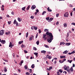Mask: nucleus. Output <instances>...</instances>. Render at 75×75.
Segmentation results:
<instances>
[{"mask_svg": "<svg viewBox=\"0 0 75 75\" xmlns=\"http://www.w3.org/2000/svg\"><path fill=\"white\" fill-rule=\"evenodd\" d=\"M47 58H48L49 59H51V58H52V57L51 56H50L48 55H47L46 56V57H43V59H45V60H47Z\"/></svg>", "mask_w": 75, "mask_h": 75, "instance_id": "nucleus-3", "label": "nucleus"}, {"mask_svg": "<svg viewBox=\"0 0 75 75\" xmlns=\"http://www.w3.org/2000/svg\"><path fill=\"white\" fill-rule=\"evenodd\" d=\"M1 8L2 10H3V11L4 10V8H3V7H1Z\"/></svg>", "mask_w": 75, "mask_h": 75, "instance_id": "nucleus-63", "label": "nucleus"}, {"mask_svg": "<svg viewBox=\"0 0 75 75\" xmlns=\"http://www.w3.org/2000/svg\"><path fill=\"white\" fill-rule=\"evenodd\" d=\"M23 62H24L23 61V60H21V64H23Z\"/></svg>", "mask_w": 75, "mask_h": 75, "instance_id": "nucleus-59", "label": "nucleus"}, {"mask_svg": "<svg viewBox=\"0 0 75 75\" xmlns=\"http://www.w3.org/2000/svg\"><path fill=\"white\" fill-rule=\"evenodd\" d=\"M46 19L48 21V22H50V17H48L47 18H46Z\"/></svg>", "mask_w": 75, "mask_h": 75, "instance_id": "nucleus-23", "label": "nucleus"}, {"mask_svg": "<svg viewBox=\"0 0 75 75\" xmlns=\"http://www.w3.org/2000/svg\"><path fill=\"white\" fill-rule=\"evenodd\" d=\"M47 41L48 42H51L52 40H53V38H47Z\"/></svg>", "mask_w": 75, "mask_h": 75, "instance_id": "nucleus-4", "label": "nucleus"}, {"mask_svg": "<svg viewBox=\"0 0 75 75\" xmlns=\"http://www.w3.org/2000/svg\"><path fill=\"white\" fill-rule=\"evenodd\" d=\"M32 38L33 39H34V36L31 35L30 37L29 40H30L31 41V40H32Z\"/></svg>", "mask_w": 75, "mask_h": 75, "instance_id": "nucleus-11", "label": "nucleus"}, {"mask_svg": "<svg viewBox=\"0 0 75 75\" xmlns=\"http://www.w3.org/2000/svg\"><path fill=\"white\" fill-rule=\"evenodd\" d=\"M5 34L7 35H9V34H10V32L8 31V32H6L5 33Z\"/></svg>", "mask_w": 75, "mask_h": 75, "instance_id": "nucleus-14", "label": "nucleus"}, {"mask_svg": "<svg viewBox=\"0 0 75 75\" xmlns=\"http://www.w3.org/2000/svg\"><path fill=\"white\" fill-rule=\"evenodd\" d=\"M36 11L37 13H38V12H39V11L38 10V9H36Z\"/></svg>", "mask_w": 75, "mask_h": 75, "instance_id": "nucleus-55", "label": "nucleus"}, {"mask_svg": "<svg viewBox=\"0 0 75 75\" xmlns=\"http://www.w3.org/2000/svg\"><path fill=\"white\" fill-rule=\"evenodd\" d=\"M59 71L60 73H62V72H63V71H62V69H59Z\"/></svg>", "mask_w": 75, "mask_h": 75, "instance_id": "nucleus-30", "label": "nucleus"}, {"mask_svg": "<svg viewBox=\"0 0 75 75\" xmlns=\"http://www.w3.org/2000/svg\"><path fill=\"white\" fill-rule=\"evenodd\" d=\"M60 58H66V57L65 56H60Z\"/></svg>", "mask_w": 75, "mask_h": 75, "instance_id": "nucleus-16", "label": "nucleus"}, {"mask_svg": "<svg viewBox=\"0 0 75 75\" xmlns=\"http://www.w3.org/2000/svg\"><path fill=\"white\" fill-rule=\"evenodd\" d=\"M24 51L25 53H27V52H27V51L25 50H24Z\"/></svg>", "mask_w": 75, "mask_h": 75, "instance_id": "nucleus-51", "label": "nucleus"}, {"mask_svg": "<svg viewBox=\"0 0 75 75\" xmlns=\"http://www.w3.org/2000/svg\"><path fill=\"white\" fill-rule=\"evenodd\" d=\"M66 61V59H63V61L64 62V61Z\"/></svg>", "mask_w": 75, "mask_h": 75, "instance_id": "nucleus-52", "label": "nucleus"}, {"mask_svg": "<svg viewBox=\"0 0 75 75\" xmlns=\"http://www.w3.org/2000/svg\"><path fill=\"white\" fill-rule=\"evenodd\" d=\"M13 46H14V45L12 44V43H11V42H10L9 45V47H11V48Z\"/></svg>", "mask_w": 75, "mask_h": 75, "instance_id": "nucleus-10", "label": "nucleus"}, {"mask_svg": "<svg viewBox=\"0 0 75 75\" xmlns=\"http://www.w3.org/2000/svg\"><path fill=\"white\" fill-rule=\"evenodd\" d=\"M49 30L47 29H46L44 31L45 32H47V31H48Z\"/></svg>", "mask_w": 75, "mask_h": 75, "instance_id": "nucleus-42", "label": "nucleus"}, {"mask_svg": "<svg viewBox=\"0 0 75 75\" xmlns=\"http://www.w3.org/2000/svg\"><path fill=\"white\" fill-rule=\"evenodd\" d=\"M1 43L3 44H5V43H6V41H5V40H1Z\"/></svg>", "mask_w": 75, "mask_h": 75, "instance_id": "nucleus-13", "label": "nucleus"}, {"mask_svg": "<svg viewBox=\"0 0 75 75\" xmlns=\"http://www.w3.org/2000/svg\"><path fill=\"white\" fill-rule=\"evenodd\" d=\"M39 43H40V42H39V40H38L36 42V44L37 45H39Z\"/></svg>", "mask_w": 75, "mask_h": 75, "instance_id": "nucleus-34", "label": "nucleus"}, {"mask_svg": "<svg viewBox=\"0 0 75 75\" xmlns=\"http://www.w3.org/2000/svg\"><path fill=\"white\" fill-rule=\"evenodd\" d=\"M70 7H73V6L72 5V4H70L69 5Z\"/></svg>", "mask_w": 75, "mask_h": 75, "instance_id": "nucleus-62", "label": "nucleus"}, {"mask_svg": "<svg viewBox=\"0 0 75 75\" xmlns=\"http://www.w3.org/2000/svg\"><path fill=\"white\" fill-rule=\"evenodd\" d=\"M47 11H49V12H51V11H52V10H51V9H50V7H48L47 8Z\"/></svg>", "mask_w": 75, "mask_h": 75, "instance_id": "nucleus-17", "label": "nucleus"}, {"mask_svg": "<svg viewBox=\"0 0 75 75\" xmlns=\"http://www.w3.org/2000/svg\"><path fill=\"white\" fill-rule=\"evenodd\" d=\"M71 25H75V23L73 22L71 23Z\"/></svg>", "mask_w": 75, "mask_h": 75, "instance_id": "nucleus-46", "label": "nucleus"}, {"mask_svg": "<svg viewBox=\"0 0 75 75\" xmlns=\"http://www.w3.org/2000/svg\"><path fill=\"white\" fill-rule=\"evenodd\" d=\"M74 53H75V51H73L71 52V54H74Z\"/></svg>", "mask_w": 75, "mask_h": 75, "instance_id": "nucleus-60", "label": "nucleus"}, {"mask_svg": "<svg viewBox=\"0 0 75 75\" xmlns=\"http://www.w3.org/2000/svg\"><path fill=\"white\" fill-rule=\"evenodd\" d=\"M46 37V34H44L43 35V38L44 39V40H46V39H47V37ZM46 37V38H45Z\"/></svg>", "mask_w": 75, "mask_h": 75, "instance_id": "nucleus-9", "label": "nucleus"}, {"mask_svg": "<svg viewBox=\"0 0 75 75\" xmlns=\"http://www.w3.org/2000/svg\"><path fill=\"white\" fill-rule=\"evenodd\" d=\"M23 42V41H21L19 42L18 43L19 44H21Z\"/></svg>", "mask_w": 75, "mask_h": 75, "instance_id": "nucleus-29", "label": "nucleus"}, {"mask_svg": "<svg viewBox=\"0 0 75 75\" xmlns=\"http://www.w3.org/2000/svg\"><path fill=\"white\" fill-rule=\"evenodd\" d=\"M65 43L64 42H62V45H64V44Z\"/></svg>", "mask_w": 75, "mask_h": 75, "instance_id": "nucleus-54", "label": "nucleus"}, {"mask_svg": "<svg viewBox=\"0 0 75 75\" xmlns=\"http://www.w3.org/2000/svg\"><path fill=\"white\" fill-rule=\"evenodd\" d=\"M69 14L68 12H66L64 15V17H68Z\"/></svg>", "mask_w": 75, "mask_h": 75, "instance_id": "nucleus-6", "label": "nucleus"}, {"mask_svg": "<svg viewBox=\"0 0 75 75\" xmlns=\"http://www.w3.org/2000/svg\"><path fill=\"white\" fill-rule=\"evenodd\" d=\"M36 8V6H35V5H33L32 6L31 9L32 10H34V9H35V8Z\"/></svg>", "mask_w": 75, "mask_h": 75, "instance_id": "nucleus-12", "label": "nucleus"}, {"mask_svg": "<svg viewBox=\"0 0 75 75\" xmlns=\"http://www.w3.org/2000/svg\"><path fill=\"white\" fill-rule=\"evenodd\" d=\"M4 30H1L0 31V35H3L4 34Z\"/></svg>", "mask_w": 75, "mask_h": 75, "instance_id": "nucleus-7", "label": "nucleus"}, {"mask_svg": "<svg viewBox=\"0 0 75 75\" xmlns=\"http://www.w3.org/2000/svg\"><path fill=\"white\" fill-rule=\"evenodd\" d=\"M34 54L35 55L36 57H38V53L34 52Z\"/></svg>", "mask_w": 75, "mask_h": 75, "instance_id": "nucleus-24", "label": "nucleus"}, {"mask_svg": "<svg viewBox=\"0 0 75 75\" xmlns=\"http://www.w3.org/2000/svg\"><path fill=\"white\" fill-rule=\"evenodd\" d=\"M5 72H7V68H6V67H4V69Z\"/></svg>", "mask_w": 75, "mask_h": 75, "instance_id": "nucleus-15", "label": "nucleus"}, {"mask_svg": "<svg viewBox=\"0 0 75 75\" xmlns=\"http://www.w3.org/2000/svg\"><path fill=\"white\" fill-rule=\"evenodd\" d=\"M69 66H66V65H64V70H67V71L69 69Z\"/></svg>", "mask_w": 75, "mask_h": 75, "instance_id": "nucleus-5", "label": "nucleus"}, {"mask_svg": "<svg viewBox=\"0 0 75 75\" xmlns=\"http://www.w3.org/2000/svg\"><path fill=\"white\" fill-rule=\"evenodd\" d=\"M70 45H71V43H67L65 44V45H67V46Z\"/></svg>", "mask_w": 75, "mask_h": 75, "instance_id": "nucleus-18", "label": "nucleus"}, {"mask_svg": "<svg viewBox=\"0 0 75 75\" xmlns=\"http://www.w3.org/2000/svg\"><path fill=\"white\" fill-rule=\"evenodd\" d=\"M26 74L27 75H30V73L29 72H27L26 73Z\"/></svg>", "mask_w": 75, "mask_h": 75, "instance_id": "nucleus-44", "label": "nucleus"}, {"mask_svg": "<svg viewBox=\"0 0 75 75\" xmlns=\"http://www.w3.org/2000/svg\"><path fill=\"white\" fill-rule=\"evenodd\" d=\"M33 49L34 50H35V51H37V48H36V47H33Z\"/></svg>", "mask_w": 75, "mask_h": 75, "instance_id": "nucleus-35", "label": "nucleus"}, {"mask_svg": "<svg viewBox=\"0 0 75 75\" xmlns=\"http://www.w3.org/2000/svg\"><path fill=\"white\" fill-rule=\"evenodd\" d=\"M30 5H28V7L27 8V10H28L30 8Z\"/></svg>", "mask_w": 75, "mask_h": 75, "instance_id": "nucleus-28", "label": "nucleus"}, {"mask_svg": "<svg viewBox=\"0 0 75 75\" xmlns=\"http://www.w3.org/2000/svg\"><path fill=\"white\" fill-rule=\"evenodd\" d=\"M56 63H57V61H54V64H55H55H56Z\"/></svg>", "mask_w": 75, "mask_h": 75, "instance_id": "nucleus-57", "label": "nucleus"}, {"mask_svg": "<svg viewBox=\"0 0 75 75\" xmlns=\"http://www.w3.org/2000/svg\"><path fill=\"white\" fill-rule=\"evenodd\" d=\"M18 21H19V22H21V18H18Z\"/></svg>", "mask_w": 75, "mask_h": 75, "instance_id": "nucleus-31", "label": "nucleus"}, {"mask_svg": "<svg viewBox=\"0 0 75 75\" xmlns=\"http://www.w3.org/2000/svg\"><path fill=\"white\" fill-rule=\"evenodd\" d=\"M72 11H72L71 12V13H70V16H72Z\"/></svg>", "mask_w": 75, "mask_h": 75, "instance_id": "nucleus-56", "label": "nucleus"}, {"mask_svg": "<svg viewBox=\"0 0 75 75\" xmlns=\"http://www.w3.org/2000/svg\"><path fill=\"white\" fill-rule=\"evenodd\" d=\"M19 65H20V66H21V65H22V63H19Z\"/></svg>", "mask_w": 75, "mask_h": 75, "instance_id": "nucleus-58", "label": "nucleus"}, {"mask_svg": "<svg viewBox=\"0 0 75 75\" xmlns=\"http://www.w3.org/2000/svg\"><path fill=\"white\" fill-rule=\"evenodd\" d=\"M38 31H39V34H40V33H41V30H40V29L38 30Z\"/></svg>", "mask_w": 75, "mask_h": 75, "instance_id": "nucleus-45", "label": "nucleus"}, {"mask_svg": "<svg viewBox=\"0 0 75 75\" xmlns=\"http://www.w3.org/2000/svg\"><path fill=\"white\" fill-rule=\"evenodd\" d=\"M59 62H60V63L61 64H62V63H63V62H64L62 60H59Z\"/></svg>", "mask_w": 75, "mask_h": 75, "instance_id": "nucleus-37", "label": "nucleus"}, {"mask_svg": "<svg viewBox=\"0 0 75 75\" xmlns=\"http://www.w3.org/2000/svg\"><path fill=\"white\" fill-rule=\"evenodd\" d=\"M73 71V67H71V68L70 69H68V70H67V71L69 74H70L71 72H72Z\"/></svg>", "mask_w": 75, "mask_h": 75, "instance_id": "nucleus-2", "label": "nucleus"}, {"mask_svg": "<svg viewBox=\"0 0 75 75\" xmlns=\"http://www.w3.org/2000/svg\"><path fill=\"white\" fill-rule=\"evenodd\" d=\"M33 28H34V29H35V30H37V28H38L37 27H35L34 26H33Z\"/></svg>", "mask_w": 75, "mask_h": 75, "instance_id": "nucleus-20", "label": "nucleus"}, {"mask_svg": "<svg viewBox=\"0 0 75 75\" xmlns=\"http://www.w3.org/2000/svg\"><path fill=\"white\" fill-rule=\"evenodd\" d=\"M53 19H54V18H50V19H49L50 20V21H52V20H53Z\"/></svg>", "mask_w": 75, "mask_h": 75, "instance_id": "nucleus-36", "label": "nucleus"}, {"mask_svg": "<svg viewBox=\"0 0 75 75\" xmlns=\"http://www.w3.org/2000/svg\"><path fill=\"white\" fill-rule=\"evenodd\" d=\"M35 67V66L34 64H33L31 66L32 68H34Z\"/></svg>", "mask_w": 75, "mask_h": 75, "instance_id": "nucleus-25", "label": "nucleus"}, {"mask_svg": "<svg viewBox=\"0 0 75 75\" xmlns=\"http://www.w3.org/2000/svg\"><path fill=\"white\" fill-rule=\"evenodd\" d=\"M25 7H24L22 8V10H23V11H25Z\"/></svg>", "mask_w": 75, "mask_h": 75, "instance_id": "nucleus-27", "label": "nucleus"}, {"mask_svg": "<svg viewBox=\"0 0 75 75\" xmlns=\"http://www.w3.org/2000/svg\"><path fill=\"white\" fill-rule=\"evenodd\" d=\"M24 68L26 70H27L28 69V66L27 65H25L24 66Z\"/></svg>", "mask_w": 75, "mask_h": 75, "instance_id": "nucleus-21", "label": "nucleus"}, {"mask_svg": "<svg viewBox=\"0 0 75 75\" xmlns=\"http://www.w3.org/2000/svg\"><path fill=\"white\" fill-rule=\"evenodd\" d=\"M21 47L22 48H24V47H25V45H21Z\"/></svg>", "mask_w": 75, "mask_h": 75, "instance_id": "nucleus-40", "label": "nucleus"}, {"mask_svg": "<svg viewBox=\"0 0 75 75\" xmlns=\"http://www.w3.org/2000/svg\"><path fill=\"white\" fill-rule=\"evenodd\" d=\"M46 13H47L46 11H44L42 13V15H43V16L44 15V14H45Z\"/></svg>", "mask_w": 75, "mask_h": 75, "instance_id": "nucleus-26", "label": "nucleus"}, {"mask_svg": "<svg viewBox=\"0 0 75 75\" xmlns=\"http://www.w3.org/2000/svg\"><path fill=\"white\" fill-rule=\"evenodd\" d=\"M34 18V16H31L30 17V18H31L32 19H33V18Z\"/></svg>", "mask_w": 75, "mask_h": 75, "instance_id": "nucleus-41", "label": "nucleus"}, {"mask_svg": "<svg viewBox=\"0 0 75 75\" xmlns=\"http://www.w3.org/2000/svg\"><path fill=\"white\" fill-rule=\"evenodd\" d=\"M12 55H13V58H15V57H15V54H14V53H13Z\"/></svg>", "mask_w": 75, "mask_h": 75, "instance_id": "nucleus-49", "label": "nucleus"}, {"mask_svg": "<svg viewBox=\"0 0 75 75\" xmlns=\"http://www.w3.org/2000/svg\"><path fill=\"white\" fill-rule=\"evenodd\" d=\"M41 52L43 54H45L46 53V51L45 50H42L41 51Z\"/></svg>", "mask_w": 75, "mask_h": 75, "instance_id": "nucleus-19", "label": "nucleus"}, {"mask_svg": "<svg viewBox=\"0 0 75 75\" xmlns=\"http://www.w3.org/2000/svg\"><path fill=\"white\" fill-rule=\"evenodd\" d=\"M29 70H30L29 72H30V73H31V72H32V69H30Z\"/></svg>", "mask_w": 75, "mask_h": 75, "instance_id": "nucleus-48", "label": "nucleus"}, {"mask_svg": "<svg viewBox=\"0 0 75 75\" xmlns=\"http://www.w3.org/2000/svg\"><path fill=\"white\" fill-rule=\"evenodd\" d=\"M11 21H8V24H11Z\"/></svg>", "mask_w": 75, "mask_h": 75, "instance_id": "nucleus-47", "label": "nucleus"}, {"mask_svg": "<svg viewBox=\"0 0 75 75\" xmlns=\"http://www.w3.org/2000/svg\"><path fill=\"white\" fill-rule=\"evenodd\" d=\"M6 17H10V16L8 15H6Z\"/></svg>", "mask_w": 75, "mask_h": 75, "instance_id": "nucleus-64", "label": "nucleus"}, {"mask_svg": "<svg viewBox=\"0 0 75 75\" xmlns=\"http://www.w3.org/2000/svg\"><path fill=\"white\" fill-rule=\"evenodd\" d=\"M28 32L26 34V38H27V37H28Z\"/></svg>", "mask_w": 75, "mask_h": 75, "instance_id": "nucleus-33", "label": "nucleus"}, {"mask_svg": "<svg viewBox=\"0 0 75 75\" xmlns=\"http://www.w3.org/2000/svg\"><path fill=\"white\" fill-rule=\"evenodd\" d=\"M59 72L58 71L57 72V75H60V74H59Z\"/></svg>", "mask_w": 75, "mask_h": 75, "instance_id": "nucleus-50", "label": "nucleus"}, {"mask_svg": "<svg viewBox=\"0 0 75 75\" xmlns=\"http://www.w3.org/2000/svg\"><path fill=\"white\" fill-rule=\"evenodd\" d=\"M59 16V14L57 13L56 14V17H58Z\"/></svg>", "mask_w": 75, "mask_h": 75, "instance_id": "nucleus-53", "label": "nucleus"}, {"mask_svg": "<svg viewBox=\"0 0 75 75\" xmlns=\"http://www.w3.org/2000/svg\"><path fill=\"white\" fill-rule=\"evenodd\" d=\"M46 35H47V38H53V35L52 33L49 32V31H47L46 33Z\"/></svg>", "mask_w": 75, "mask_h": 75, "instance_id": "nucleus-1", "label": "nucleus"}, {"mask_svg": "<svg viewBox=\"0 0 75 75\" xmlns=\"http://www.w3.org/2000/svg\"><path fill=\"white\" fill-rule=\"evenodd\" d=\"M67 52H68V51H67V50H65V51L63 52V54H67Z\"/></svg>", "mask_w": 75, "mask_h": 75, "instance_id": "nucleus-32", "label": "nucleus"}, {"mask_svg": "<svg viewBox=\"0 0 75 75\" xmlns=\"http://www.w3.org/2000/svg\"><path fill=\"white\" fill-rule=\"evenodd\" d=\"M49 68L50 71V70H51V69H52V66L50 67Z\"/></svg>", "mask_w": 75, "mask_h": 75, "instance_id": "nucleus-39", "label": "nucleus"}, {"mask_svg": "<svg viewBox=\"0 0 75 75\" xmlns=\"http://www.w3.org/2000/svg\"><path fill=\"white\" fill-rule=\"evenodd\" d=\"M59 24V22L58 21L56 23L57 25H58Z\"/></svg>", "mask_w": 75, "mask_h": 75, "instance_id": "nucleus-61", "label": "nucleus"}, {"mask_svg": "<svg viewBox=\"0 0 75 75\" xmlns=\"http://www.w3.org/2000/svg\"><path fill=\"white\" fill-rule=\"evenodd\" d=\"M67 62L70 63V64H71V63L72 62V60H68Z\"/></svg>", "mask_w": 75, "mask_h": 75, "instance_id": "nucleus-22", "label": "nucleus"}, {"mask_svg": "<svg viewBox=\"0 0 75 75\" xmlns=\"http://www.w3.org/2000/svg\"><path fill=\"white\" fill-rule=\"evenodd\" d=\"M44 46L46 48H49V46L47 45H45Z\"/></svg>", "mask_w": 75, "mask_h": 75, "instance_id": "nucleus-38", "label": "nucleus"}, {"mask_svg": "<svg viewBox=\"0 0 75 75\" xmlns=\"http://www.w3.org/2000/svg\"><path fill=\"white\" fill-rule=\"evenodd\" d=\"M13 24H16V25H18V22L17 21H16V20L15 19L14 21L13 22Z\"/></svg>", "mask_w": 75, "mask_h": 75, "instance_id": "nucleus-8", "label": "nucleus"}, {"mask_svg": "<svg viewBox=\"0 0 75 75\" xmlns=\"http://www.w3.org/2000/svg\"><path fill=\"white\" fill-rule=\"evenodd\" d=\"M64 27H67V24H66V23H64Z\"/></svg>", "mask_w": 75, "mask_h": 75, "instance_id": "nucleus-43", "label": "nucleus"}]
</instances>
